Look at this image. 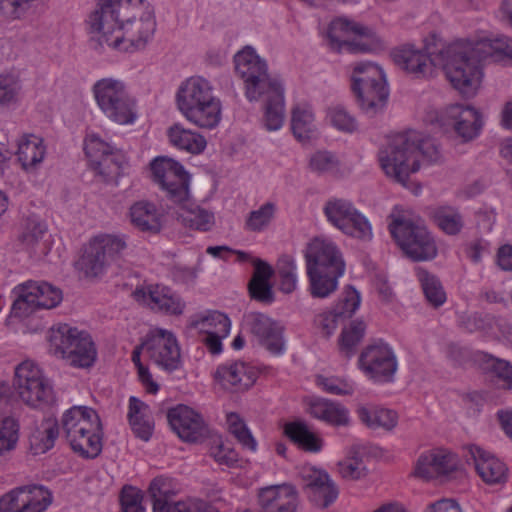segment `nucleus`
Masks as SVG:
<instances>
[{
  "instance_id": "nucleus-1",
  "label": "nucleus",
  "mask_w": 512,
  "mask_h": 512,
  "mask_svg": "<svg viewBox=\"0 0 512 512\" xmlns=\"http://www.w3.org/2000/svg\"><path fill=\"white\" fill-rule=\"evenodd\" d=\"M445 75L451 85L464 97H472L482 78L481 62L512 60V39L502 36L476 42L458 40L442 52Z\"/></svg>"
},
{
  "instance_id": "nucleus-2",
  "label": "nucleus",
  "mask_w": 512,
  "mask_h": 512,
  "mask_svg": "<svg viewBox=\"0 0 512 512\" xmlns=\"http://www.w3.org/2000/svg\"><path fill=\"white\" fill-rule=\"evenodd\" d=\"M235 71L244 81L245 95L249 101L265 97L264 125L269 131H276L283 125L285 117L284 87L268 73L265 60L255 50L246 46L234 56Z\"/></svg>"
},
{
  "instance_id": "nucleus-3",
  "label": "nucleus",
  "mask_w": 512,
  "mask_h": 512,
  "mask_svg": "<svg viewBox=\"0 0 512 512\" xmlns=\"http://www.w3.org/2000/svg\"><path fill=\"white\" fill-rule=\"evenodd\" d=\"M419 155L429 163H436L441 157L434 139L409 131L392 137L379 150L378 160L387 177L408 187L410 175L420 169Z\"/></svg>"
},
{
  "instance_id": "nucleus-4",
  "label": "nucleus",
  "mask_w": 512,
  "mask_h": 512,
  "mask_svg": "<svg viewBox=\"0 0 512 512\" xmlns=\"http://www.w3.org/2000/svg\"><path fill=\"white\" fill-rule=\"evenodd\" d=\"M310 292L314 298H326L338 286L345 262L337 245L323 238L313 239L305 253Z\"/></svg>"
},
{
  "instance_id": "nucleus-5",
  "label": "nucleus",
  "mask_w": 512,
  "mask_h": 512,
  "mask_svg": "<svg viewBox=\"0 0 512 512\" xmlns=\"http://www.w3.org/2000/svg\"><path fill=\"white\" fill-rule=\"evenodd\" d=\"M176 105L186 120L200 128L213 129L221 120V101L214 95L211 83L203 77L193 76L181 83Z\"/></svg>"
},
{
  "instance_id": "nucleus-6",
  "label": "nucleus",
  "mask_w": 512,
  "mask_h": 512,
  "mask_svg": "<svg viewBox=\"0 0 512 512\" xmlns=\"http://www.w3.org/2000/svg\"><path fill=\"white\" fill-rule=\"evenodd\" d=\"M62 430L71 449L85 459H94L103 448V426L97 412L87 406H73L62 416Z\"/></svg>"
},
{
  "instance_id": "nucleus-7",
  "label": "nucleus",
  "mask_w": 512,
  "mask_h": 512,
  "mask_svg": "<svg viewBox=\"0 0 512 512\" xmlns=\"http://www.w3.org/2000/svg\"><path fill=\"white\" fill-rule=\"evenodd\" d=\"M92 93L97 106L110 121L127 125L137 119L136 100L122 80L112 77L99 79L93 84Z\"/></svg>"
},
{
  "instance_id": "nucleus-8",
  "label": "nucleus",
  "mask_w": 512,
  "mask_h": 512,
  "mask_svg": "<svg viewBox=\"0 0 512 512\" xmlns=\"http://www.w3.org/2000/svg\"><path fill=\"white\" fill-rule=\"evenodd\" d=\"M351 80L356 101L365 113L374 115L385 106L389 90L386 75L378 64L373 62L357 63L354 66Z\"/></svg>"
},
{
  "instance_id": "nucleus-9",
  "label": "nucleus",
  "mask_w": 512,
  "mask_h": 512,
  "mask_svg": "<svg viewBox=\"0 0 512 512\" xmlns=\"http://www.w3.org/2000/svg\"><path fill=\"white\" fill-rule=\"evenodd\" d=\"M49 342L56 356L76 368L91 367L97 356L91 337L67 324H61L50 330Z\"/></svg>"
},
{
  "instance_id": "nucleus-10",
  "label": "nucleus",
  "mask_w": 512,
  "mask_h": 512,
  "mask_svg": "<svg viewBox=\"0 0 512 512\" xmlns=\"http://www.w3.org/2000/svg\"><path fill=\"white\" fill-rule=\"evenodd\" d=\"M389 231L403 253L412 261H430L437 256L436 242L424 225L399 216L389 224Z\"/></svg>"
},
{
  "instance_id": "nucleus-11",
  "label": "nucleus",
  "mask_w": 512,
  "mask_h": 512,
  "mask_svg": "<svg viewBox=\"0 0 512 512\" xmlns=\"http://www.w3.org/2000/svg\"><path fill=\"white\" fill-rule=\"evenodd\" d=\"M327 39L329 47L337 52H371L383 47V41L372 28L346 18L330 23Z\"/></svg>"
},
{
  "instance_id": "nucleus-12",
  "label": "nucleus",
  "mask_w": 512,
  "mask_h": 512,
  "mask_svg": "<svg viewBox=\"0 0 512 512\" xmlns=\"http://www.w3.org/2000/svg\"><path fill=\"white\" fill-rule=\"evenodd\" d=\"M127 8L126 0H99L86 19L91 38L100 46L106 44L113 49H119V44H115L114 40L122 31L123 14Z\"/></svg>"
},
{
  "instance_id": "nucleus-13",
  "label": "nucleus",
  "mask_w": 512,
  "mask_h": 512,
  "mask_svg": "<svg viewBox=\"0 0 512 512\" xmlns=\"http://www.w3.org/2000/svg\"><path fill=\"white\" fill-rule=\"evenodd\" d=\"M126 1L128 8L124 10L123 28L114 43L119 44V50L128 49V47H121L125 42L136 49H142L151 40L156 30L154 13L144 0Z\"/></svg>"
},
{
  "instance_id": "nucleus-14",
  "label": "nucleus",
  "mask_w": 512,
  "mask_h": 512,
  "mask_svg": "<svg viewBox=\"0 0 512 512\" xmlns=\"http://www.w3.org/2000/svg\"><path fill=\"white\" fill-rule=\"evenodd\" d=\"M13 294L11 315L17 318H25L39 309H53L63 299L60 288L45 281L23 282L14 287Z\"/></svg>"
},
{
  "instance_id": "nucleus-15",
  "label": "nucleus",
  "mask_w": 512,
  "mask_h": 512,
  "mask_svg": "<svg viewBox=\"0 0 512 512\" xmlns=\"http://www.w3.org/2000/svg\"><path fill=\"white\" fill-rule=\"evenodd\" d=\"M13 386L22 401L33 408L43 409L56 401L50 382L32 361L16 366Z\"/></svg>"
},
{
  "instance_id": "nucleus-16",
  "label": "nucleus",
  "mask_w": 512,
  "mask_h": 512,
  "mask_svg": "<svg viewBox=\"0 0 512 512\" xmlns=\"http://www.w3.org/2000/svg\"><path fill=\"white\" fill-rule=\"evenodd\" d=\"M126 248L124 236L111 234L96 236L85 246L78 261V267L86 277H98L105 272L111 262L122 257Z\"/></svg>"
},
{
  "instance_id": "nucleus-17",
  "label": "nucleus",
  "mask_w": 512,
  "mask_h": 512,
  "mask_svg": "<svg viewBox=\"0 0 512 512\" xmlns=\"http://www.w3.org/2000/svg\"><path fill=\"white\" fill-rule=\"evenodd\" d=\"M153 181L166 192L175 204H182L189 198V174L177 161L167 157H157L150 163Z\"/></svg>"
},
{
  "instance_id": "nucleus-18",
  "label": "nucleus",
  "mask_w": 512,
  "mask_h": 512,
  "mask_svg": "<svg viewBox=\"0 0 512 512\" xmlns=\"http://www.w3.org/2000/svg\"><path fill=\"white\" fill-rule=\"evenodd\" d=\"M142 348L149 359L164 371L171 373L182 366L180 346L171 331L161 328L150 331L142 342Z\"/></svg>"
},
{
  "instance_id": "nucleus-19",
  "label": "nucleus",
  "mask_w": 512,
  "mask_h": 512,
  "mask_svg": "<svg viewBox=\"0 0 512 512\" xmlns=\"http://www.w3.org/2000/svg\"><path fill=\"white\" fill-rule=\"evenodd\" d=\"M91 168L105 182L117 179L121 175L125 156L120 150L114 149L97 136H91L84 147Z\"/></svg>"
},
{
  "instance_id": "nucleus-20",
  "label": "nucleus",
  "mask_w": 512,
  "mask_h": 512,
  "mask_svg": "<svg viewBox=\"0 0 512 512\" xmlns=\"http://www.w3.org/2000/svg\"><path fill=\"white\" fill-rule=\"evenodd\" d=\"M448 45L439 50L438 53H425L416 49L413 45H403L392 51L393 61L397 66L411 74L415 78L426 77L432 71V66L441 65L445 71V57L442 52Z\"/></svg>"
},
{
  "instance_id": "nucleus-21",
  "label": "nucleus",
  "mask_w": 512,
  "mask_h": 512,
  "mask_svg": "<svg viewBox=\"0 0 512 512\" xmlns=\"http://www.w3.org/2000/svg\"><path fill=\"white\" fill-rule=\"evenodd\" d=\"M359 366L374 381L386 383L393 381L398 364L393 350L386 344H379L362 351Z\"/></svg>"
},
{
  "instance_id": "nucleus-22",
  "label": "nucleus",
  "mask_w": 512,
  "mask_h": 512,
  "mask_svg": "<svg viewBox=\"0 0 512 512\" xmlns=\"http://www.w3.org/2000/svg\"><path fill=\"white\" fill-rule=\"evenodd\" d=\"M214 380L224 390L231 393L244 392L251 388L258 377L257 370L242 361L226 362L217 367Z\"/></svg>"
},
{
  "instance_id": "nucleus-23",
  "label": "nucleus",
  "mask_w": 512,
  "mask_h": 512,
  "mask_svg": "<svg viewBox=\"0 0 512 512\" xmlns=\"http://www.w3.org/2000/svg\"><path fill=\"white\" fill-rule=\"evenodd\" d=\"M359 305V293L352 286H347L335 308L316 315L314 325L324 337L328 338L341 321L350 318L355 313Z\"/></svg>"
},
{
  "instance_id": "nucleus-24",
  "label": "nucleus",
  "mask_w": 512,
  "mask_h": 512,
  "mask_svg": "<svg viewBox=\"0 0 512 512\" xmlns=\"http://www.w3.org/2000/svg\"><path fill=\"white\" fill-rule=\"evenodd\" d=\"M167 419L172 430L186 442H198L207 432L202 416L183 404L170 408Z\"/></svg>"
},
{
  "instance_id": "nucleus-25",
  "label": "nucleus",
  "mask_w": 512,
  "mask_h": 512,
  "mask_svg": "<svg viewBox=\"0 0 512 512\" xmlns=\"http://www.w3.org/2000/svg\"><path fill=\"white\" fill-rule=\"evenodd\" d=\"M245 323L258 343L270 353L279 355L284 350L283 328L265 314L252 312L246 315Z\"/></svg>"
},
{
  "instance_id": "nucleus-26",
  "label": "nucleus",
  "mask_w": 512,
  "mask_h": 512,
  "mask_svg": "<svg viewBox=\"0 0 512 512\" xmlns=\"http://www.w3.org/2000/svg\"><path fill=\"white\" fill-rule=\"evenodd\" d=\"M442 121L444 125L451 126L457 136L464 142L476 138L483 125L481 115L475 108L461 104L447 107L442 116Z\"/></svg>"
},
{
  "instance_id": "nucleus-27",
  "label": "nucleus",
  "mask_w": 512,
  "mask_h": 512,
  "mask_svg": "<svg viewBox=\"0 0 512 512\" xmlns=\"http://www.w3.org/2000/svg\"><path fill=\"white\" fill-rule=\"evenodd\" d=\"M467 463L474 464L478 475L487 484H502L507 481L508 468L490 452L477 445H469L465 448Z\"/></svg>"
},
{
  "instance_id": "nucleus-28",
  "label": "nucleus",
  "mask_w": 512,
  "mask_h": 512,
  "mask_svg": "<svg viewBox=\"0 0 512 512\" xmlns=\"http://www.w3.org/2000/svg\"><path fill=\"white\" fill-rule=\"evenodd\" d=\"M137 300L143 301L152 310L160 311L169 315H181L185 308V303L172 292V290L162 285H149L135 290Z\"/></svg>"
},
{
  "instance_id": "nucleus-29",
  "label": "nucleus",
  "mask_w": 512,
  "mask_h": 512,
  "mask_svg": "<svg viewBox=\"0 0 512 512\" xmlns=\"http://www.w3.org/2000/svg\"><path fill=\"white\" fill-rule=\"evenodd\" d=\"M302 478L304 491L315 504L326 508L337 499L338 488L325 471L310 468L303 471Z\"/></svg>"
},
{
  "instance_id": "nucleus-30",
  "label": "nucleus",
  "mask_w": 512,
  "mask_h": 512,
  "mask_svg": "<svg viewBox=\"0 0 512 512\" xmlns=\"http://www.w3.org/2000/svg\"><path fill=\"white\" fill-rule=\"evenodd\" d=\"M16 512H44L53 501L52 492L43 485H25L11 490Z\"/></svg>"
},
{
  "instance_id": "nucleus-31",
  "label": "nucleus",
  "mask_w": 512,
  "mask_h": 512,
  "mask_svg": "<svg viewBox=\"0 0 512 512\" xmlns=\"http://www.w3.org/2000/svg\"><path fill=\"white\" fill-rule=\"evenodd\" d=\"M456 469V460L450 453L442 450H432L419 456L415 475L424 479H432L447 475Z\"/></svg>"
},
{
  "instance_id": "nucleus-32",
  "label": "nucleus",
  "mask_w": 512,
  "mask_h": 512,
  "mask_svg": "<svg viewBox=\"0 0 512 512\" xmlns=\"http://www.w3.org/2000/svg\"><path fill=\"white\" fill-rule=\"evenodd\" d=\"M46 145L42 137L35 134H23L17 140L16 156L25 171H34L46 156Z\"/></svg>"
},
{
  "instance_id": "nucleus-33",
  "label": "nucleus",
  "mask_w": 512,
  "mask_h": 512,
  "mask_svg": "<svg viewBox=\"0 0 512 512\" xmlns=\"http://www.w3.org/2000/svg\"><path fill=\"white\" fill-rule=\"evenodd\" d=\"M127 416L135 436L143 441H148L154 429L149 406L137 397L131 396Z\"/></svg>"
},
{
  "instance_id": "nucleus-34",
  "label": "nucleus",
  "mask_w": 512,
  "mask_h": 512,
  "mask_svg": "<svg viewBox=\"0 0 512 512\" xmlns=\"http://www.w3.org/2000/svg\"><path fill=\"white\" fill-rule=\"evenodd\" d=\"M132 224L141 231L157 233L161 229V214L156 206L148 201H138L130 208Z\"/></svg>"
},
{
  "instance_id": "nucleus-35",
  "label": "nucleus",
  "mask_w": 512,
  "mask_h": 512,
  "mask_svg": "<svg viewBox=\"0 0 512 512\" xmlns=\"http://www.w3.org/2000/svg\"><path fill=\"white\" fill-rule=\"evenodd\" d=\"M310 414L331 425L345 426L349 423L348 410L339 403L317 398L311 401Z\"/></svg>"
},
{
  "instance_id": "nucleus-36",
  "label": "nucleus",
  "mask_w": 512,
  "mask_h": 512,
  "mask_svg": "<svg viewBox=\"0 0 512 512\" xmlns=\"http://www.w3.org/2000/svg\"><path fill=\"white\" fill-rule=\"evenodd\" d=\"M284 431L294 444L306 452L317 453L322 449V439L304 422L287 423Z\"/></svg>"
},
{
  "instance_id": "nucleus-37",
  "label": "nucleus",
  "mask_w": 512,
  "mask_h": 512,
  "mask_svg": "<svg viewBox=\"0 0 512 512\" xmlns=\"http://www.w3.org/2000/svg\"><path fill=\"white\" fill-rule=\"evenodd\" d=\"M167 135L174 147L191 154H199L206 147V140L202 135L186 129L178 123L168 128Z\"/></svg>"
},
{
  "instance_id": "nucleus-38",
  "label": "nucleus",
  "mask_w": 512,
  "mask_h": 512,
  "mask_svg": "<svg viewBox=\"0 0 512 512\" xmlns=\"http://www.w3.org/2000/svg\"><path fill=\"white\" fill-rule=\"evenodd\" d=\"M357 414L362 423L372 429H393L397 424V414L393 410L378 406H360Z\"/></svg>"
},
{
  "instance_id": "nucleus-39",
  "label": "nucleus",
  "mask_w": 512,
  "mask_h": 512,
  "mask_svg": "<svg viewBox=\"0 0 512 512\" xmlns=\"http://www.w3.org/2000/svg\"><path fill=\"white\" fill-rule=\"evenodd\" d=\"M58 436L59 427L57 422L46 421L42 423L29 437L31 453L33 455L46 453L54 447Z\"/></svg>"
},
{
  "instance_id": "nucleus-40",
  "label": "nucleus",
  "mask_w": 512,
  "mask_h": 512,
  "mask_svg": "<svg viewBox=\"0 0 512 512\" xmlns=\"http://www.w3.org/2000/svg\"><path fill=\"white\" fill-rule=\"evenodd\" d=\"M357 210L355 205L348 199L330 197L323 206V214L327 221L336 229L342 230V225L349 216Z\"/></svg>"
},
{
  "instance_id": "nucleus-41",
  "label": "nucleus",
  "mask_w": 512,
  "mask_h": 512,
  "mask_svg": "<svg viewBox=\"0 0 512 512\" xmlns=\"http://www.w3.org/2000/svg\"><path fill=\"white\" fill-rule=\"evenodd\" d=\"M149 497L152 501L153 512H169L175 495L171 482L165 477H156L149 486Z\"/></svg>"
},
{
  "instance_id": "nucleus-42",
  "label": "nucleus",
  "mask_w": 512,
  "mask_h": 512,
  "mask_svg": "<svg viewBox=\"0 0 512 512\" xmlns=\"http://www.w3.org/2000/svg\"><path fill=\"white\" fill-rule=\"evenodd\" d=\"M365 330L366 325L363 321H351L349 326L342 329L338 340V348L344 358L349 359L356 354Z\"/></svg>"
},
{
  "instance_id": "nucleus-43",
  "label": "nucleus",
  "mask_w": 512,
  "mask_h": 512,
  "mask_svg": "<svg viewBox=\"0 0 512 512\" xmlns=\"http://www.w3.org/2000/svg\"><path fill=\"white\" fill-rule=\"evenodd\" d=\"M179 205L182 208L179 217L185 226L199 231H208L211 229L214 224V215L211 212L194 204H190L189 200Z\"/></svg>"
},
{
  "instance_id": "nucleus-44",
  "label": "nucleus",
  "mask_w": 512,
  "mask_h": 512,
  "mask_svg": "<svg viewBox=\"0 0 512 512\" xmlns=\"http://www.w3.org/2000/svg\"><path fill=\"white\" fill-rule=\"evenodd\" d=\"M191 326L205 334L228 336L231 322L228 316L219 311H209L193 320Z\"/></svg>"
},
{
  "instance_id": "nucleus-45",
  "label": "nucleus",
  "mask_w": 512,
  "mask_h": 512,
  "mask_svg": "<svg viewBox=\"0 0 512 512\" xmlns=\"http://www.w3.org/2000/svg\"><path fill=\"white\" fill-rule=\"evenodd\" d=\"M436 225L447 235H457L464 227V219L458 209L451 206L438 207L433 212Z\"/></svg>"
},
{
  "instance_id": "nucleus-46",
  "label": "nucleus",
  "mask_w": 512,
  "mask_h": 512,
  "mask_svg": "<svg viewBox=\"0 0 512 512\" xmlns=\"http://www.w3.org/2000/svg\"><path fill=\"white\" fill-rule=\"evenodd\" d=\"M483 361L491 374L492 381L501 389H512V364L504 359L484 354Z\"/></svg>"
},
{
  "instance_id": "nucleus-47",
  "label": "nucleus",
  "mask_w": 512,
  "mask_h": 512,
  "mask_svg": "<svg viewBox=\"0 0 512 512\" xmlns=\"http://www.w3.org/2000/svg\"><path fill=\"white\" fill-rule=\"evenodd\" d=\"M417 277L427 301L434 307L443 305L446 301V293L440 280L423 268L417 269Z\"/></svg>"
},
{
  "instance_id": "nucleus-48",
  "label": "nucleus",
  "mask_w": 512,
  "mask_h": 512,
  "mask_svg": "<svg viewBox=\"0 0 512 512\" xmlns=\"http://www.w3.org/2000/svg\"><path fill=\"white\" fill-rule=\"evenodd\" d=\"M291 129L301 142L309 140L314 133V115L309 108L296 106L292 110Z\"/></svg>"
},
{
  "instance_id": "nucleus-49",
  "label": "nucleus",
  "mask_w": 512,
  "mask_h": 512,
  "mask_svg": "<svg viewBox=\"0 0 512 512\" xmlns=\"http://www.w3.org/2000/svg\"><path fill=\"white\" fill-rule=\"evenodd\" d=\"M342 225L344 227L341 232L349 237L361 241H370L373 237L372 226L368 218L358 209Z\"/></svg>"
},
{
  "instance_id": "nucleus-50",
  "label": "nucleus",
  "mask_w": 512,
  "mask_h": 512,
  "mask_svg": "<svg viewBox=\"0 0 512 512\" xmlns=\"http://www.w3.org/2000/svg\"><path fill=\"white\" fill-rule=\"evenodd\" d=\"M342 225L344 227L341 232L349 237L361 241H370L373 237L372 226L368 218L358 209Z\"/></svg>"
},
{
  "instance_id": "nucleus-51",
  "label": "nucleus",
  "mask_w": 512,
  "mask_h": 512,
  "mask_svg": "<svg viewBox=\"0 0 512 512\" xmlns=\"http://www.w3.org/2000/svg\"><path fill=\"white\" fill-rule=\"evenodd\" d=\"M308 168L317 175H333L340 170V160L333 152L319 150L310 156Z\"/></svg>"
},
{
  "instance_id": "nucleus-52",
  "label": "nucleus",
  "mask_w": 512,
  "mask_h": 512,
  "mask_svg": "<svg viewBox=\"0 0 512 512\" xmlns=\"http://www.w3.org/2000/svg\"><path fill=\"white\" fill-rule=\"evenodd\" d=\"M275 213L276 205L272 202H266L248 214L244 228L250 232H261L271 224Z\"/></svg>"
},
{
  "instance_id": "nucleus-53",
  "label": "nucleus",
  "mask_w": 512,
  "mask_h": 512,
  "mask_svg": "<svg viewBox=\"0 0 512 512\" xmlns=\"http://www.w3.org/2000/svg\"><path fill=\"white\" fill-rule=\"evenodd\" d=\"M47 232L46 225L38 219L27 218L18 236L19 242L27 250H34Z\"/></svg>"
},
{
  "instance_id": "nucleus-54",
  "label": "nucleus",
  "mask_w": 512,
  "mask_h": 512,
  "mask_svg": "<svg viewBox=\"0 0 512 512\" xmlns=\"http://www.w3.org/2000/svg\"><path fill=\"white\" fill-rule=\"evenodd\" d=\"M226 421L229 432L235 436L243 448L255 452L257 442L240 415L235 412L228 413Z\"/></svg>"
},
{
  "instance_id": "nucleus-55",
  "label": "nucleus",
  "mask_w": 512,
  "mask_h": 512,
  "mask_svg": "<svg viewBox=\"0 0 512 512\" xmlns=\"http://www.w3.org/2000/svg\"><path fill=\"white\" fill-rule=\"evenodd\" d=\"M277 275L280 290L286 294L292 293L297 287L296 264L289 255H282L277 262Z\"/></svg>"
},
{
  "instance_id": "nucleus-56",
  "label": "nucleus",
  "mask_w": 512,
  "mask_h": 512,
  "mask_svg": "<svg viewBox=\"0 0 512 512\" xmlns=\"http://www.w3.org/2000/svg\"><path fill=\"white\" fill-rule=\"evenodd\" d=\"M327 119L335 129L341 132L353 133L358 128L355 117L341 104L332 105L327 109Z\"/></svg>"
},
{
  "instance_id": "nucleus-57",
  "label": "nucleus",
  "mask_w": 512,
  "mask_h": 512,
  "mask_svg": "<svg viewBox=\"0 0 512 512\" xmlns=\"http://www.w3.org/2000/svg\"><path fill=\"white\" fill-rule=\"evenodd\" d=\"M19 439V423L11 417L0 419V455L15 449Z\"/></svg>"
},
{
  "instance_id": "nucleus-58",
  "label": "nucleus",
  "mask_w": 512,
  "mask_h": 512,
  "mask_svg": "<svg viewBox=\"0 0 512 512\" xmlns=\"http://www.w3.org/2000/svg\"><path fill=\"white\" fill-rule=\"evenodd\" d=\"M338 472L342 478L347 480H359L367 475V468L363 459L357 453L339 461Z\"/></svg>"
},
{
  "instance_id": "nucleus-59",
  "label": "nucleus",
  "mask_w": 512,
  "mask_h": 512,
  "mask_svg": "<svg viewBox=\"0 0 512 512\" xmlns=\"http://www.w3.org/2000/svg\"><path fill=\"white\" fill-rule=\"evenodd\" d=\"M21 89L18 78L13 74L0 75V104L7 105L16 101Z\"/></svg>"
},
{
  "instance_id": "nucleus-60",
  "label": "nucleus",
  "mask_w": 512,
  "mask_h": 512,
  "mask_svg": "<svg viewBox=\"0 0 512 512\" xmlns=\"http://www.w3.org/2000/svg\"><path fill=\"white\" fill-rule=\"evenodd\" d=\"M141 491L132 486H124L120 493V504L123 512H144Z\"/></svg>"
},
{
  "instance_id": "nucleus-61",
  "label": "nucleus",
  "mask_w": 512,
  "mask_h": 512,
  "mask_svg": "<svg viewBox=\"0 0 512 512\" xmlns=\"http://www.w3.org/2000/svg\"><path fill=\"white\" fill-rule=\"evenodd\" d=\"M317 384L327 393L334 395H351L354 387L347 381L337 377H317Z\"/></svg>"
},
{
  "instance_id": "nucleus-62",
  "label": "nucleus",
  "mask_w": 512,
  "mask_h": 512,
  "mask_svg": "<svg viewBox=\"0 0 512 512\" xmlns=\"http://www.w3.org/2000/svg\"><path fill=\"white\" fill-rule=\"evenodd\" d=\"M249 294L252 299L261 303L270 304L274 301V293L269 281H250Z\"/></svg>"
},
{
  "instance_id": "nucleus-63",
  "label": "nucleus",
  "mask_w": 512,
  "mask_h": 512,
  "mask_svg": "<svg viewBox=\"0 0 512 512\" xmlns=\"http://www.w3.org/2000/svg\"><path fill=\"white\" fill-rule=\"evenodd\" d=\"M210 455L216 462L228 467L233 466L238 461V454L223 443L216 444L210 448Z\"/></svg>"
},
{
  "instance_id": "nucleus-64",
  "label": "nucleus",
  "mask_w": 512,
  "mask_h": 512,
  "mask_svg": "<svg viewBox=\"0 0 512 512\" xmlns=\"http://www.w3.org/2000/svg\"><path fill=\"white\" fill-rule=\"evenodd\" d=\"M447 357L454 365L462 366L470 360L471 353L465 347H461L457 344H450L447 349Z\"/></svg>"
}]
</instances>
